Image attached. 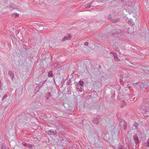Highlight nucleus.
Listing matches in <instances>:
<instances>
[{"label":"nucleus","mask_w":149,"mask_h":149,"mask_svg":"<svg viewBox=\"0 0 149 149\" xmlns=\"http://www.w3.org/2000/svg\"><path fill=\"white\" fill-rule=\"evenodd\" d=\"M144 105L142 107V109L144 111V115L146 116H149V110L148 109L149 106V104L148 101H144L143 102Z\"/></svg>","instance_id":"nucleus-1"},{"label":"nucleus","mask_w":149,"mask_h":149,"mask_svg":"<svg viewBox=\"0 0 149 149\" xmlns=\"http://www.w3.org/2000/svg\"><path fill=\"white\" fill-rule=\"evenodd\" d=\"M144 84L143 83L141 82L136 83L135 84V87L138 90H141L143 88H145Z\"/></svg>","instance_id":"nucleus-2"},{"label":"nucleus","mask_w":149,"mask_h":149,"mask_svg":"<svg viewBox=\"0 0 149 149\" xmlns=\"http://www.w3.org/2000/svg\"><path fill=\"white\" fill-rule=\"evenodd\" d=\"M133 140L135 142V143L136 144H139L140 143V141L139 140V139L137 135L135 134L133 136Z\"/></svg>","instance_id":"nucleus-3"},{"label":"nucleus","mask_w":149,"mask_h":149,"mask_svg":"<svg viewBox=\"0 0 149 149\" xmlns=\"http://www.w3.org/2000/svg\"><path fill=\"white\" fill-rule=\"evenodd\" d=\"M57 130L54 131L53 130H50L49 131H47L46 133L49 135H55L56 134L57 132Z\"/></svg>","instance_id":"nucleus-4"},{"label":"nucleus","mask_w":149,"mask_h":149,"mask_svg":"<svg viewBox=\"0 0 149 149\" xmlns=\"http://www.w3.org/2000/svg\"><path fill=\"white\" fill-rule=\"evenodd\" d=\"M9 7L14 9H17L19 8V6L18 5H16L12 3H10L9 5Z\"/></svg>","instance_id":"nucleus-5"},{"label":"nucleus","mask_w":149,"mask_h":149,"mask_svg":"<svg viewBox=\"0 0 149 149\" xmlns=\"http://www.w3.org/2000/svg\"><path fill=\"white\" fill-rule=\"evenodd\" d=\"M84 118L82 117L77 119V122L78 123L80 124L81 125L83 124V121Z\"/></svg>","instance_id":"nucleus-6"},{"label":"nucleus","mask_w":149,"mask_h":149,"mask_svg":"<svg viewBox=\"0 0 149 149\" xmlns=\"http://www.w3.org/2000/svg\"><path fill=\"white\" fill-rule=\"evenodd\" d=\"M8 74L10 77V78L13 80V79L14 78V73L11 71L10 70L8 72Z\"/></svg>","instance_id":"nucleus-7"},{"label":"nucleus","mask_w":149,"mask_h":149,"mask_svg":"<svg viewBox=\"0 0 149 149\" xmlns=\"http://www.w3.org/2000/svg\"><path fill=\"white\" fill-rule=\"evenodd\" d=\"M99 118L98 117H94L92 120L93 122L95 124H97L99 122Z\"/></svg>","instance_id":"nucleus-8"},{"label":"nucleus","mask_w":149,"mask_h":149,"mask_svg":"<svg viewBox=\"0 0 149 149\" xmlns=\"http://www.w3.org/2000/svg\"><path fill=\"white\" fill-rule=\"evenodd\" d=\"M142 70L144 72H145L146 73L149 74V67H143Z\"/></svg>","instance_id":"nucleus-9"},{"label":"nucleus","mask_w":149,"mask_h":149,"mask_svg":"<svg viewBox=\"0 0 149 149\" xmlns=\"http://www.w3.org/2000/svg\"><path fill=\"white\" fill-rule=\"evenodd\" d=\"M71 35L70 34H68L67 36H65L62 39V40L65 41L66 40H68L70 39L71 37Z\"/></svg>","instance_id":"nucleus-10"},{"label":"nucleus","mask_w":149,"mask_h":149,"mask_svg":"<svg viewBox=\"0 0 149 149\" xmlns=\"http://www.w3.org/2000/svg\"><path fill=\"white\" fill-rule=\"evenodd\" d=\"M16 93L18 94L19 95H21L22 94V90L20 88L16 89Z\"/></svg>","instance_id":"nucleus-11"},{"label":"nucleus","mask_w":149,"mask_h":149,"mask_svg":"<svg viewBox=\"0 0 149 149\" xmlns=\"http://www.w3.org/2000/svg\"><path fill=\"white\" fill-rule=\"evenodd\" d=\"M81 87V86L77 85H76V89L78 91L81 92L82 91V89Z\"/></svg>","instance_id":"nucleus-12"},{"label":"nucleus","mask_w":149,"mask_h":149,"mask_svg":"<svg viewBox=\"0 0 149 149\" xmlns=\"http://www.w3.org/2000/svg\"><path fill=\"white\" fill-rule=\"evenodd\" d=\"M128 23L129 25L131 26H133L134 25V22L131 19H129Z\"/></svg>","instance_id":"nucleus-13"},{"label":"nucleus","mask_w":149,"mask_h":149,"mask_svg":"<svg viewBox=\"0 0 149 149\" xmlns=\"http://www.w3.org/2000/svg\"><path fill=\"white\" fill-rule=\"evenodd\" d=\"M46 94L45 97L47 100H48L49 98L51 97V94L50 92H47L46 93Z\"/></svg>","instance_id":"nucleus-14"},{"label":"nucleus","mask_w":149,"mask_h":149,"mask_svg":"<svg viewBox=\"0 0 149 149\" xmlns=\"http://www.w3.org/2000/svg\"><path fill=\"white\" fill-rule=\"evenodd\" d=\"M123 125V129L125 130H126L127 128V124L126 122L125 121H124V123L122 124Z\"/></svg>","instance_id":"nucleus-15"},{"label":"nucleus","mask_w":149,"mask_h":149,"mask_svg":"<svg viewBox=\"0 0 149 149\" xmlns=\"http://www.w3.org/2000/svg\"><path fill=\"white\" fill-rule=\"evenodd\" d=\"M120 20V18H118L116 19H112L111 21V22L113 23H116L118 22Z\"/></svg>","instance_id":"nucleus-16"},{"label":"nucleus","mask_w":149,"mask_h":149,"mask_svg":"<svg viewBox=\"0 0 149 149\" xmlns=\"http://www.w3.org/2000/svg\"><path fill=\"white\" fill-rule=\"evenodd\" d=\"M113 48L116 49V51H119V47L116 46V44H114L113 45Z\"/></svg>","instance_id":"nucleus-17"},{"label":"nucleus","mask_w":149,"mask_h":149,"mask_svg":"<svg viewBox=\"0 0 149 149\" xmlns=\"http://www.w3.org/2000/svg\"><path fill=\"white\" fill-rule=\"evenodd\" d=\"M84 81L81 80L79 81V86L80 85L82 87H83L84 86Z\"/></svg>","instance_id":"nucleus-18"},{"label":"nucleus","mask_w":149,"mask_h":149,"mask_svg":"<svg viewBox=\"0 0 149 149\" xmlns=\"http://www.w3.org/2000/svg\"><path fill=\"white\" fill-rule=\"evenodd\" d=\"M48 76L49 77H52L53 76V72L52 71H49L48 74Z\"/></svg>","instance_id":"nucleus-19"},{"label":"nucleus","mask_w":149,"mask_h":149,"mask_svg":"<svg viewBox=\"0 0 149 149\" xmlns=\"http://www.w3.org/2000/svg\"><path fill=\"white\" fill-rule=\"evenodd\" d=\"M117 118L118 121L120 122V123H124V121H125L123 119L120 118H118V116H117Z\"/></svg>","instance_id":"nucleus-20"},{"label":"nucleus","mask_w":149,"mask_h":149,"mask_svg":"<svg viewBox=\"0 0 149 149\" xmlns=\"http://www.w3.org/2000/svg\"><path fill=\"white\" fill-rule=\"evenodd\" d=\"M116 33H124V31H122L120 29H117L116 30Z\"/></svg>","instance_id":"nucleus-21"},{"label":"nucleus","mask_w":149,"mask_h":149,"mask_svg":"<svg viewBox=\"0 0 149 149\" xmlns=\"http://www.w3.org/2000/svg\"><path fill=\"white\" fill-rule=\"evenodd\" d=\"M19 16V14L17 13H15L12 14V17H18Z\"/></svg>","instance_id":"nucleus-22"},{"label":"nucleus","mask_w":149,"mask_h":149,"mask_svg":"<svg viewBox=\"0 0 149 149\" xmlns=\"http://www.w3.org/2000/svg\"><path fill=\"white\" fill-rule=\"evenodd\" d=\"M134 127L133 128V129H135L137 127L138 125V124L136 122H135L134 123Z\"/></svg>","instance_id":"nucleus-23"},{"label":"nucleus","mask_w":149,"mask_h":149,"mask_svg":"<svg viewBox=\"0 0 149 149\" xmlns=\"http://www.w3.org/2000/svg\"><path fill=\"white\" fill-rule=\"evenodd\" d=\"M115 60L116 61H119V59L117 55L114 56Z\"/></svg>","instance_id":"nucleus-24"},{"label":"nucleus","mask_w":149,"mask_h":149,"mask_svg":"<svg viewBox=\"0 0 149 149\" xmlns=\"http://www.w3.org/2000/svg\"><path fill=\"white\" fill-rule=\"evenodd\" d=\"M86 8H90L91 7V6L89 4H86L85 5Z\"/></svg>","instance_id":"nucleus-25"},{"label":"nucleus","mask_w":149,"mask_h":149,"mask_svg":"<svg viewBox=\"0 0 149 149\" xmlns=\"http://www.w3.org/2000/svg\"><path fill=\"white\" fill-rule=\"evenodd\" d=\"M108 19L110 21H111L112 19L111 18V14L109 15L108 16Z\"/></svg>","instance_id":"nucleus-26"},{"label":"nucleus","mask_w":149,"mask_h":149,"mask_svg":"<svg viewBox=\"0 0 149 149\" xmlns=\"http://www.w3.org/2000/svg\"><path fill=\"white\" fill-rule=\"evenodd\" d=\"M26 147L29 148H32L33 146L31 145H29V144H27Z\"/></svg>","instance_id":"nucleus-27"},{"label":"nucleus","mask_w":149,"mask_h":149,"mask_svg":"<svg viewBox=\"0 0 149 149\" xmlns=\"http://www.w3.org/2000/svg\"><path fill=\"white\" fill-rule=\"evenodd\" d=\"M39 89L40 88L38 86H37L35 89V91H36V92H37Z\"/></svg>","instance_id":"nucleus-28"},{"label":"nucleus","mask_w":149,"mask_h":149,"mask_svg":"<svg viewBox=\"0 0 149 149\" xmlns=\"http://www.w3.org/2000/svg\"><path fill=\"white\" fill-rule=\"evenodd\" d=\"M117 149H124L123 146L120 145L118 146Z\"/></svg>","instance_id":"nucleus-29"},{"label":"nucleus","mask_w":149,"mask_h":149,"mask_svg":"<svg viewBox=\"0 0 149 149\" xmlns=\"http://www.w3.org/2000/svg\"><path fill=\"white\" fill-rule=\"evenodd\" d=\"M120 84L122 85H123L124 84V83H123V82L122 79H120Z\"/></svg>","instance_id":"nucleus-30"},{"label":"nucleus","mask_w":149,"mask_h":149,"mask_svg":"<svg viewBox=\"0 0 149 149\" xmlns=\"http://www.w3.org/2000/svg\"><path fill=\"white\" fill-rule=\"evenodd\" d=\"M22 144L25 147H26L27 145V144L25 142H23L22 143Z\"/></svg>","instance_id":"nucleus-31"},{"label":"nucleus","mask_w":149,"mask_h":149,"mask_svg":"<svg viewBox=\"0 0 149 149\" xmlns=\"http://www.w3.org/2000/svg\"><path fill=\"white\" fill-rule=\"evenodd\" d=\"M146 144L147 146L149 147V139L147 140L146 142Z\"/></svg>","instance_id":"nucleus-32"},{"label":"nucleus","mask_w":149,"mask_h":149,"mask_svg":"<svg viewBox=\"0 0 149 149\" xmlns=\"http://www.w3.org/2000/svg\"><path fill=\"white\" fill-rule=\"evenodd\" d=\"M43 84L44 83H42V84H38L39 85L38 86L40 88L43 86Z\"/></svg>","instance_id":"nucleus-33"},{"label":"nucleus","mask_w":149,"mask_h":149,"mask_svg":"<svg viewBox=\"0 0 149 149\" xmlns=\"http://www.w3.org/2000/svg\"><path fill=\"white\" fill-rule=\"evenodd\" d=\"M110 53L112 54L113 55V56L116 55V53L114 52H111Z\"/></svg>","instance_id":"nucleus-34"},{"label":"nucleus","mask_w":149,"mask_h":149,"mask_svg":"<svg viewBox=\"0 0 149 149\" xmlns=\"http://www.w3.org/2000/svg\"><path fill=\"white\" fill-rule=\"evenodd\" d=\"M7 95L6 94L4 95L2 98V100H3L4 98H6L7 97Z\"/></svg>","instance_id":"nucleus-35"},{"label":"nucleus","mask_w":149,"mask_h":149,"mask_svg":"<svg viewBox=\"0 0 149 149\" xmlns=\"http://www.w3.org/2000/svg\"><path fill=\"white\" fill-rule=\"evenodd\" d=\"M2 149H8V148L6 146H3Z\"/></svg>","instance_id":"nucleus-36"},{"label":"nucleus","mask_w":149,"mask_h":149,"mask_svg":"<svg viewBox=\"0 0 149 149\" xmlns=\"http://www.w3.org/2000/svg\"><path fill=\"white\" fill-rule=\"evenodd\" d=\"M94 2V1H91L90 3H89L91 6L92 4V3Z\"/></svg>","instance_id":"nucleus-37"},{"label":"nucleus","mask_w":149,"mask_h":149,"mask_svg":"<svg viewBox=\"0 0 149 149\" xmlns=\"http://www.w3.org/2000/svg\"><path fill=\"white\" fill-rule=\"evenodd\" d=\"M120 79H123V78L124 77H123V76L122 74H121L120 76Z\"/></svg>","instance_id":"nucleus-38"},{"label":"nucleus","mask_w":149,"mask_h":149,"mask_svg":"<svg viewBox=\"0 0 149 149\" xmlns=\"http://www.w3.org/2000/svg\"><path fill=\"white\" fill-rule=\"evenodd\" d=\"M58 65V63H54V65L55 67H56V66H57Z\"/></svg>","instance_id":"nucleus-39"},{"label":"nucleus","mask_w":149,"mask_h":149,"mask_svg":"<svg viewBox=\"0 0 149 149\" xmlns=\"http://www.w3.org/2000/svg\"><path fill=\"white\" fill-rule=\"evenodd\" d=\"M70 81H67V84L68 85H69L70 84Z\"/></svg>","instance_id":"nucleus-40"},{"label":"nucleus","mask_w":149,"mask_h":149,"mask_svg":"<svg viewBox=\"0 0 149 149\" xmlns=\"http://www.w3.org/2000/svg\"><path fill=\"white\" fill-rule=\"evenodd\" d=\"M84 45L86 46H87L88 45V42H85L84 43Z\"/></svg>","instance_id":"nucleus-41"},{"label":"nucleus","mask_w":149,"mask_h":149,"mask_svg":"<svg viewBox=\"0 0 149 149\" xmlns=\"http://www.w3.org/2000/svg\"><path fill=\"white\" fill-rule=\"evenodd\" d=\"M122 2H121L120 1V0H117V3H122Z\"/></svg>","instance_id":"nucleus-42"},{"label":"nucleus","mask_w":149,"mask_h":149,"mask_svg":"<svg viewBox=\"0 0 149 149\" xmlns=\"http://www.w3.org/2000/svg\"><path fill=\"white\" fill-rule=\"evenodd\" d=\"M3 87L1 86H0V90H3Z\"/></svg>","instance_id":"nucleus-43"},{"label":"nucleus","mask_w":149,"mask_h":149,"mask_svg":"<svg viewBox=\"0 0 149 149\" xmlns=\"http://www.w3.org/2000/svg\"><path fill=\"white\" fill-rule=\"evenodd\" d=\"M136 100V99H135V97H134V98H133V99L132 100L131 99H130V100H131V101H132V100H134H134Z\"/></svg>","instance_id":"nucleus-44"},{"label":"nucleus","mask_w":149,"mask_h":149,"mask_svg":"<svg viewBox=\"0 0 149 149\" xmlns=\"http://www.w3.org/2000/svg\"><path fill=\"white\" fill-rule=\"evenodd\" d=\"M114 0L117 2V0ZM120 1L121 2H124V0H120Z\"/></svg>","instance_id":"nucleus-45"},{"label":"nucleus","mask_w":149,"mask_h":149,"mask_svg":"<svg viewBox=\"0 0 149 149\" xmlns=\"http://www.w3.org/2000/svg\"><path fill=\"white\" fill-rule=\"evenodd\" d=\"M75 84L76 85H79V83L78 84V83L77 82H75Z\"/></svg>","instance_id":"nucleus-46"},{"label":"nucleus","mask_w":149,"mask_h":149,"mask_svg":"<svg viewBox=\"0 0 149 149\" xmlns=\"http://www.w3.org/2000/svg\"><path fill=\"white\" fill-rule=\"evenodd\" d=\"M134 95L136 96H138V94H134Z\"/></svg>","instance_id":"nucleus-47"},{"label":"nucleus","mask_w":149,"mask_h":149,"mask_svg":"<svg viewBox=\"0 0 149 149\" xmlns=\"http://www.w3.org/2000/svg\"><path fill=\"white\" fill-rule=\"evenodd\" d=\"M2 84L1 83V82L0 81V86H2Z\"/></svg>","instance_id":"nucleus-48"},{"label":"nucleus","mask_w":149,"mask_h":149,"mask_svg":"<svg viewBox=\"0 0 149 149\" xmlns=\"http://www.w3.org/2000/svg\"><path fill=\"white\" fill-rule=\"evenodd\" d=\"M127 91H129L130 92L129 89H127Z\"/></svg>","instance_id":"nucleus-49"},{"label":"nucleus","mask_w":149,"mask_h":149,"mask_svg":"<svg viewBox=\"0 0 149 149\" xmlns=\"http://www.w3.org/2000/svg\"><path fill=\"white\" fill-rule=\"evenodd\" d=\"M121 107H123V106H122V105H121Z\"/></svg>","instance_id":"nucleus-50"},{"label":"nucleus","mask_w":149,"mask_h":149,"mask_svg":"<svg viewBox=\"0 0 149 149\" xmlns=\"http://www.w3.org/2000/svg\"><path fill=\"white\" fill-rule=\"evenodd\" d=\"M113 95H115V93H114V94H113Z\"/></svg>","instance_id":"nucleus-51"},{"label":"nucleus","mask_w":149,"mask_h":149,"mask_svg":"<svg viewBox=\"0 0 149 149\" xmlns=\"http://www.w3.org/2000/svg\"><path fill=\"white\" fill-rule=\"evenodd\" d=\"M102 1H103L104 0H102Z\"/></svg>","instance_id":"nucleus-52"}]
</instances>
